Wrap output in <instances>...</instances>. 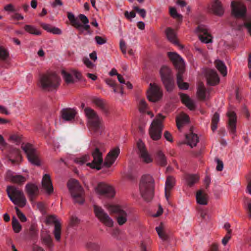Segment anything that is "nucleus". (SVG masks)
I'll use <instances>...</instances> for the list:
<instances>
[{
	"mask_svg": "<svg viewBox=\"0 0 251 251\" xmlns=\"http://www.w3.org/2000/svg\"><path fill=\"white\" fill-rule=\"evenodd\" d=\"M104 151L103 145L101 144L97 146L92 152L93 160L92 162L87 163V166L92 169L98 170L101 169L102 166L110 167L115 162L118 156L120 150L118 147L111 150L107 154L105 161L103 162L102 152Z\"/></svg>",
	"mask_w": 251,
	"mask_h": 251,
	"instance_id": "nucleus-1",
	"label": "nucleus"
},
{
	"mask_svg": "<svg viewBox=\"0 0 251 251\" xmlns=\"http://www.w3.org/2000/svg\"><path fill=\"white\" fill-rule=\"evenodd\" d=\"M168 56L177 70L176 79L179 88L181 89H187L189 87L188 84L183 81L182 75L185 69V63L183 59L176 52H168Z\"/></svg>",
	"mask_w": 251,
	"mask_h": 251,
	"instance_id": "nucleus-2",
	"label": "nucleus"
},
{
	"mask_svg": "<svg viewBox=\"0 0 251 251\" xmlns=\"http://www.w3.org/2000/svg\"><path fill=\"white\" fill-rule=\"evenodd\" d=\"M60 84V78L55 73L48 72L39 77V86L44 90L56 89Z\"/></svg>",
	"mask_w": 251,
	"mask_h": 251,
	"instance_id": "nucleus-3",
	"label": "nucleus"
},
{
	"mask_svg": "<svg viewBox=\"0 0 251 251\" xmlns=\"http://www.w3.org/2000/svg\"><path fill=\"white\" fill-rule=\"evenodd\" d=\"M139 189L142 198L146 201H150L154 195V180L148 175L142 176Z\"/></svg>",
	"mask_w": 251,
	"mask_h": 251,
	"instance_id": "nucleus-4",
	"label": "nucleus"
},
{
	"mask_svg": "<svg viewBox=\"0 0 251 251\" xmlns=\"http://www.w3.org/2000/svg\"><path fill=\"white\" fill-rule=\"evenodd\" d=\"M84 112L88 119L91 129L96 133L100 134L103 130L101 119L97 113L90 107H86L84 109Z\"/></svg>",
	"mask_w": 251,
	"mask_h": 251,
	"instance_id": "nucleus-5",
	"label": "nucleus"
},
{
	"mask_svg": "<svg viewBox=\"0 0 251 251\" xmlns=\"http://www.w3.org/2000/svg\"><path fill=\"white\" fill-rule=\"evenodd\" d=\"M68 187L75 203L82 204L84 201V191L79 182L74 179H71L68 182Z\"/></svg>",
	"mask_w": 251,
	"mask_h": 251,
	"instance_id": "nucleus-6",
	"label": "nucleus"
},
{
	"mask_svg": "<svg viewBox=\"0 0 251 251\" xmlns=\"http://www.w3.org/2000/svg\"><path fill=\"white\" fill-rule=\"evenodd\" d=\"M165 118L164 116L161 114H158L152 122L150 127L149 133L152 140H158L161 138L163 128V122Z\"/></svg>",
	"mask_w": 251,
	"mask_h": 251,
	"instance_id": "nucleus-7",
	"label": "nucleus"
},
{
	"mask_svg": "<svg viewBox=\"0 0 251 251\" xmlns=\"http://www.w3.org/2000/svg\"><path fill=\"white\" fill-rule=\"evenodd\" d=\"M7 193L10 200L15 204L24 206L26 202V199L22 191L13 186H7Z\"/></svg>",
	"mask_w": 251,
	"mask_h": 251,
	"instance_id": "nucleus-8",
	"label": "nucleus"
},
{
	"mask_svg": "<svg viewBox=\"0 0 251 251\" xmlns=\"http://www.w3.org/2000/svg\"><path fill=\"white\" fill-rule=\"evenodd\" d=\"M108 209L110 212L115 215L117 222L119 226H122L127 221L128 212L129 211L124 209L120 205H110Z\"/></svg>",
	"mask_w": 251,
	"mask_h": 251,
	"instance_id": "nucleus-9",
	"label": "nucleus"
},
{
	"mask_svg": "<svg viewBox=\"0 0 251 251\" xmlns=\"http://www.w3.org/2000/svg\"><path fill=\"white\" fill-rule=\"evenodd\" d=\"M21 147L26 154L27 159L30 163L37 166L41 165L39 153L33 148L32 145L29 143H23Z\"/></svg>",
	"mask_w": 251,
	"mask_h": 251,
	"instance_id": "nucleus-10",
	"label": "nucleus"
},
{
	"mask_svg": "<svg viewBox=\"0 0 251 251\" xmlns=\"http://www.w3.org/2000/svg\"><path fill=\"white\" fill-rule=\"evenodd\" d=\"M162 81L168 91H172L174 87V80L170 69L166 66L161 67L160 70Z\"/></svg>",
	"mask_w": 251,
	"mask_h": 251,
	"instance_id": "nucleus-11",
	"label": "nucleus"
},
{
	"mask_svg": "<svg viewBox=\"0 0 251 251\" xmlns=\"http://www.w3.org/2000/svg\"><path fill=\"white\" fill-rule=\"evenodd\" d=\"M94 211L96 216L101 223L108 227L112 226L113 220L101 207L94 205Z\"/></svg>",
	"mask_w": 251,
	"mask_h": 251,
	"instance_id": "nucleus-12",
	"label": "nucleus"
},
{
	"mask_svg": "<svg viewBox=\"0 0 251 251\" xmlns=\"http://www.w3.org/2000/svg\"><path fill=\"white\" fill-rule=\"evenodd\" d=\"M97 193L100 196L105 198L114 197L115 192L113 188L104 183H100L96 188Z\"/></svg>",
	"mask_w": 251,
	"mask_h": 251,
	"instance_id": "nucleus-13",
	"label": "nucleus"
},
{
	"mask_svg": "<svg viewBox=\"0 0 251 251\" xmlns=\"http://www.w3.org/2000/svg\"><path fill=\"white\" fill-rule=\"evenodd\" d=\"M162 92L160 87L156 84L150 83V88L147 91V97L152 102H156L161 99Z\"/></svg>",
	"mask_w": 251,
	"mask_h": 251,
	"instance_id": "nucleus-14",
	"label": "nucleus"
},
{
	"mask_svg": "<svg viewBox=\"0 0 251 251\" xmlns=\"http://www.w3.org/2000/svg\"><path fill=\"white\" fill-rule=\"evenodd\" d=\"M61 74L64 81L68 84L75 83L76 80L80 79L81 77V74L76 71H73L72 73H70L65 70H62Z\"/></svg>",
	"mask_w": 251,
	"mask_h": 251,
	"instance_id": "nucleus-15",
	"label": "nucleus"
},
{
	"mask_svg": "<svg viewBox=\"0 0 251 251\" xmlns=\"http://www.w3.org/2000/svg\"><path fill=\"white\" fill-rule=\"evenodd\" d=\"M197 32L199 33V38L202 42L208 43L211 42V35L204 25H199L197 28Z\"/></svg>",
	"mask_w": 251,
	"mask_h": 251,
	"instance_id": "nucleus-16",
	"label": "nucleus"
},
{
	"mask_svg": "<svg viewBox=\"0 0 251 251\" xmlns=\"http://www.w3.org/2000/svg\"><path fill=\"white\" fill-rule=\"evenodd\" d=\"M47 222L49 224H54L53 234L55 239L58 241H59L61 234V226L57 221L56 217L54 215H50L48 217Z\"/></svg>",
	"mask_w": 251,
	"mask_h": 251,
	"instance_id": "nucleus-17",
	"label": "nucleus"
},
{
	"mask_svg": "<svg viewBox=\"0 0 251 251\" xmlns=\"http://www.w3.org/2000/svg\"><path fill=\"white\" fill-rule=\"evenodd\" d=\"M137 147L140 157L143 160L147 163L151 162L152 161V159L149 154L144 143L141 140L138 141Z\"/></svg>",
	"mask_w": 251,
	"mask_h": 251,
	"instance_id": "nucleus-18",
	"label": "nucleus"
},
{
	"mask_svg": "<svg viewBox=\"0 0 251 251\" xmlns=\"http://www.w3.org/2000/svg\"><path fill=\"white\" fill-rule=\"evenodd\" d=\"M25 190L29 200L34 201L39 193L38 187L35 184L28 183L25 186Z\"/></svg>",
	"mask_w": 251,
	"mask_h": 251,
	"instance_id": "nucleus-19",
	"label": "nucleus"
},
{
	"mask_svg": "<svg viewBox=\"0 0 251 251\" xmlns=\"http://www.w3.org/2000/svg\"><path fill=\"white\" fill-rule=\"evenodd\" d=\"M226 114L228 118V128L232 134H235L236 132V125L237 122V116L236 113L234 111H228Z\"/></svg>",
	"mask_w": 251,
	"mask_h": 251,
	"instance_id": "nucleus-20",
	"label": "nucleus"
},
{
	"mask_svg": "<svg viewBox=\"0 0 251 251\" xmlns=\"http://www.w3.org/2000/svg\"><path fill=\"white\" fill-rule=\"evenodd\" d=\"M175 179L172 176H168L165 182V196L166 199L168 201L171 195V191L175 184Z\"/></svg>",
	"mask_w": 251,
	"mask_h": 251,
	"instance_id": "nucleus-21",
	"label": "nucleus"
},
{
	"mask_svg": "<svg viewBox=\"0 0 251 251\" xmlns=\"http://www.w3.org/2000/svg\"><path fill=\"white\" fill-rule=\"evenodd\" d=\"M206 79L207 84L214 86L219 83L220 79L216 72L213 70L207 71L206 74Z\"/></svg>",
	"mask_w": 251,
	"mask_h": 251,
	"instance_id": "nucleus-22",
	"label": "nucleus"
},
{
	"mask_svg": "<svg viewBox=\"0 0 251 251\" xmlns=\"http://www.w3.org/2000/svg\"><path fill=\"white\" fill-rule=\"evenodd\" d=\"M9 160L12 164L19 163L22 160V156L19 149L12 148L8 155Z\"/></svg>",
	"mask_w": 251,
	"mask_h": 251,
	"instance_id": "nucleus-23",
	"label": "nucleus"
},
{
	"mask_svg": "<svg viewBox=\"0 0 251 251\" xmlns=\"http://www.w3.org/2000/svg\"><path fill=\"white\" fill-rule=\"evenodd\" d=\"M42 184L48 194H50L53 192V188L49 175L45 174L43 176Z\"/></svg>",
	"mask_w": 251,
	"mask_h": 251,
	"instance_id": "nucleus-24",
	"label": "nucleus"
},
{
	"mask_svg": "<svg viewBox=\"0 0 251 251\" xmlns=\"http://www.w3.org/2000/svg\"><path fill=\"white\" fill-rule=\"evenodd\" d=\"M210 10L214 14L219 16H221L224 13V9L218 0H214L212 1Z\"/></svg>",
	"mask_w": 251,
	"mask_h": 251,
	"instance_id": "nucleus-25",
	"label": "nucleus"
},
{
	"mask_svg": "<svg viewBox=\"0 0 251 251\" xmlns=\"http://www.w3.org/2000/svg\"><path fill=\"white\" fill-rule=\"evenodd\" d=\"M61 116L63 120L71 121L75 119L76 112L71 108H64L61 111Z\"/></svg>",
	"mask_w": 251,
	"mask_h": 251,
	"instance_id": "nucleus-26",
	"label": "nucleus"
},
{
	"mask_svg": "<svg viewBox=\"0 0 251 251\" xmlns=\"http://www.w3.org/2000/svg\"><path fill=\"white\" fill-rule=\"evenodd\" d=\"M165 34L169 41L175 45H178V42L176 39V33L173 28L171 27H167L165 30Z\"/></svg>",
	"mask_w": 251,
	"mask_h": 251,
	"instance_id": "nucleus-27",
	"label": "nucleus"
},
{
	"mask_svg": "<svg viewBox=\"0 0 251 251\" xmlns=\"http://www.w3.org/2000/svg\"><path fill=\"white\" fill-rule=\"evenodd\" d=\"M93 102L106 115L109 114L108 110L103 100L98 98H94L92 100Z\"/></svg>",
	"mask_w": 251,
	"mask_h": 251,
	"instance_id": "nucleus-28",
	"label": "nucleus"
},
{
	"mask_svg": "<svg viewBox=\"0 0 251 251\" xmlns=\"http://www.w3.org/2000/svg\"><path fill=\"white\" fill-rule=\"evenodd\" d=\"M179 95L182 102L190 109L193 110L195 109V105L188 95L183 93L180 94Z\"/></svg>",
	"mask_w": 251,
	"mask_h": 251,
	"instance_id": "nucleus-29",
	"label": "nucleus"
},
{
	"mask_svg": "<svg viewBox=\"0 0 251 251\" xmlns=\"http://www.w3.org/2000/svg\"><path fill=\"white\" fill-rule=\"evenodd\" d=\"M155 160L157 164L161 166H165L167 164L166 158L161 150L156 151Z\"/></svg>",
	"mask_w": 251,
	"mask_h": 251,
	"instance_id": "nucleus-30",
	"label": "nucleus"
},
{
	"mask_svg": "<svg viewBox=\"0 0 251 251\" xmlns=\"http://www.w3.org/2000/svg\"><path fill=\"white\" fill-rule=\"evenodd\" d=\"M185 178L189 187L193 186L199 180V176L197 175L187 174L185 176Z\"/></svg>",
	"mask_w": 251,
	"mask_h": 251,
	"instance_id": "nucleus-31",
	"label": "nucleus"
},
{
	"mask_svg": "<svg viewBox=\"0 0 251 251\" xmlns=\"http://www.w3.org/2000/svg\"><path fill=\"white\" fill-rule=\"evenodd\" d=\"M189 121V116L185 114H181L179 117H177L176 119V123L178 128L180 129L183 125L188 123Z\"/></svg>",
	"mask_w": 251,
	"mask_h": 251,
	"instance_id": "nucleus-32",
	"label": "nucleus"
},
{
	"mask_svg": "<svg viewBox=\"0 0 251 251\" xmlns=\"http://www.w3.org/2000/svg\"><path fill=\"white\" fill-rule=\"evenodd\" d=\"M186 139L188 141V144L192 148L197 145L199 142V138L197 134L191 133L186 135Z\"/></svg>",
	"mask_w": 251,
	"mask_h": 251,
	"instance_id": "nucleus-33",
	"label": "nucleus"
},
{
	"mask_svg": "<svg viewBox=\"0 0 251 251\" xmlns=\"http://www.w3.org/2000/svg\"><path fill=\"white\" fill-rule=\"evenodd\" d=\"M196 199L197 202L200 204H207V195L204 193L202 190H199L196 194Z\"/></svg>",
	"mask_w": 251,
	"mask_h": 251,
	"instance_id": "nucleus-34",
	"label": "nucleus"
},
{
	"mask_svg": "<svg viewBox=\"0 0 251 251\" xmlns=\"http://www.w3.org/2000/svg\"><path fill=\"white\" fill-rule=\"evenodd\" d=\"M215 65L216 68L223 76L226 75V67L223 61L219 60H216L215 61Z\"/></svg>",
	"mask_w": 251,
	"mask_h": 251,
	"instance_id": "nucleus-35",
	"label": "nucleus"
},
{
	"mask_svg": "<svg viewBox=\"0 0 251 251\" xmlns=\"http://www.w3.org/2000/svg\"><path fill=\"white\" fill-rule=\"evenodd\" d=\"M67 17L73 26L75 28H80L81 26V25H80V23L72 13L68 12L67 13Z\"/></svg>",
	"mask_w": 251,
	"mask_h": 251,
	"instance_id": "nucleus-36",
	"label": "nucleus"
},
{
	"mask_svg": "<svg viewBox=\"0 0 251 251\" xmlns=\"http://www.w3.org/2000/svg\"><path fill=\"white\" fill-rule=\"evenodd\" d=\"M148 106L145 100H141L139 103V109L140 111L142 113L147 112L148 115H151V117H152L153 116V114L150 111H148Z\"/></svg>",
	"mask_w": 251,
	"mask_h": 251,
	"instance_id": "nucleus-37",
	"label": "nucleus"
},
{
	"mask_svg": "<svg viewBox=\"0 0 251 251\" xmlns=\"http://www.w3.org/2000/svg\"><path fill=\"white\" fill-rule=\"evenodd\" d=\"M206 90L204 85L201 84L199 85L197 90V95L201 100H204L206 98Z\"/></svg>",
	"mask_w": 251,
	"mask_h": 251,
	"instance_id": "nucleus-38",
	"label": "nucleus"
},
{
	"mask_svg": "<svg viewBox=\"0 0 251 251\" xmlns=\"http://www.w3.org/2000/svg\"><path fill=\"white\" fill-rule=\"evenodd\" d=\"M105 82L107 85H108L109 86L111 87L113 89V91L115 93L118 92V89L119 88L120 89V92L121 94H123V88L122 86H118L115 81L110 79H107L105 80Z\"/></svg>",
	"mask_w": 251,
	"mask_h": 251,
	"instance_id": "nucleus-39",
	"label": "nucleus"
},
{
	"mask_svg": "<svg viewBox=\"0 0 251 251\" xmlns=\"http://www.w3.org/2000/svg\"><path fill=\"white\" fill-rule=\"evenodd\" d=\"M219 114L217 112L215 113L212 117L211 127L213 131H215L217 127V124L219 121Z\"/></svg>",
	"mask_w": 251,
	"mask_h": 251,
	"instance_id": "nucleus-40",
	"label": "nucleus"
},
{
	"mask_svg": "<svg viewBox=\"0 0 251 251\" xmlns=\"http://www.w3.org/2000/svg\"><path fill=\"white\" fill-rule=\"evenodd\" d=\"M26 180V178L21 175L13 176L11 177V181L19 185L23 184Z\"/></svg>",
	"mask_w": 251,
	"mask_h": 251,
	"instance_id": "nucleus-41",
	"label": "nucleus"
},
{
	"mask_svg": "<svg viewBox=\"0 0 251 251\" xmlns=\"http://www.w3.org/2000/svg\"><path fill=\"white\" fill-rule=\"evenodd\" d=\"M25 30L32 34L35 35H39L41 34V32L38 30L35 27L30 25H25Z\"/></svg>",
	"mask_w": 251,
	"mask_h": 251,
	"instance_id": "nucleus-42",
	"label": "nucleus"
},
{
	"mask_svg": "<svg viewBox=\"0 0 251 251\" xmlns=\"http://www.w3.org/2000/svg\"><path fill=\"white\" fill-rule=\"evenodd\" d=\"M86 247L89 251H99L100 250L99 245L92 242H88L86 245Z\"/></svg>",
	"mask_w": 251,
	"mask_h": 251,
	"instance_id": "nucleus-43",
	"label": "nucleus"
},
{
	"mask_svg": "<svg viewBox=\"0 0 251 251\" xmlns=\"http://www.w3.org/2000/svg\"><path fill=\"white\" fill-rule=\"evenodd\" d=\"M9 58V53L7 50L2 47H0V61L5 62Z\"/></svg>",
	"mask_w": 251,
	"mask_h": 251,
	"instance_id": "nucleus-44",
	"label": "nucleus"
},
{
	"mask_svg": "<svg viewBox=\"0 0 251 251\" xmlns=\"http://www.w3.org/2000/svg\"><path fill=\"white\" fill-rule=\"evenodd\" d=\"M12 224L14 231L16 233H19L22 227L18 221L15 217L12 218Z\"/></svg>",
	"mask_w": 251,
	"mask_h": 251,
	"instance_id": "nucleus-45",
	"label": "nucleus"
},
{
	"mask_svg": "<svg viewBox=\"0 0 251 251\" xmlns=\"http://www.w3.org/2000/svg\"><path fill=\"white\" fill-rule=\"evenodd\" d=\"M169 9L170 14L172 17L177 19L178 21L182 20V16L177 13L175 8L171 7Z\"/></svg>",
	"mask_w": 251,
	"mask_h": 251,
	"instance_id": "nucleus-46",
	"label": "nucleus"
},
{
	"mask_svg": "<svg viewBox=\"0 0 251 251\" xmlns=\"http://www.w3.org/2000/svg\"><path fill=\"white\" fill-rule=\"evenodd\" d=\"M156 230L159 237L161 238L163 240L166 241L168 239V235H166L163 231L162 227L161 226L156 227Z\"/></svg>",
	"mask_w": 251,
	"mask_h": 251,
	"instance_id": "nucleus-47",
	"label": "nucleus"
},
{
	"mask_svg": "<svg viewBox=\"0 0 251 251\" xmlns=\"http://www.w3.org/2000/svg\"><path fill=\"white\" fill-rule=\"evenodd\" d=\"M133 9L138 14H139L142 18H145L146 16V11L145 9L140 8L137 6H134L133 7Z\"/></svg>",
	"mask_w": 251,
	"mask_h": 251,
	"instance_id": "nucleus-48",
	"label": "nucleus"
},
{
	"mask_svg": "<svg viewBox=\"0 0 251 251\" xmlns=\"http://www.w3.org/2000/svg\"><path fill=\"white\" fill-rule=\"evenodd\" d=\"M15 208L16 210V214L21 221L22 222H25L27 219L25 215L20 210V209L17 207H15Z\"/></svg>",
	"mask_w": 251,
	"mask_h": 251,
	"instance_id": "nucleus-49",
	"label": "nucleus"
},
{
	"mask_svg": "<svg viewBox=\"0 0 251 251\" xmlns=\"http://www.w3.org/2000/svg\"><path fill=\"white\" fill-rule=\"evenodd\" d=\"M9 138L11 141L16 143V144H20L21 142V136L17 134L11 135L10 136Z\"/></svg>",
	"mask_w": 251,
	"mask_h": 251,
	"instance_id": "nucleus-50",
	"label": "nucleus"
},
{
	"mask_svg": "<svg viewBox=\"0 0 251 251\" xmlns=\"http://www.w3.org/2000/svg\"><path fill=\"white\" fill-rule=\"evenodd\" d=\"M90 159V156L89 155H85L80 158H77V162L80 164H83L89 161Z\"/></svg>",
	"mask_w": 251,
	"mask_h": 251,
	"instance_id": "nucleus-51",
	"label": "nucleus"
},
{
	"mask_svg": "<svg viewBox=\"0 0 251 251\" xmlns=\"http://www.w3.org/2000/svg\"><path fill=\"white\" fill-rule=\"evenodd\" d=\"M80 25L81 26L79 28H76L80 33H82L83 32L84 30H86L88 32H89L90 26L89 25L86 24V25H82L80 24Z\"/></svg>",
	"mask_w": 251,
	"mask_h": 251,
	"instance_id": "nucleus-52",
	"label": "nucleus"
},
{
	"mask_svg": "<svg viewBox=\"0 0 251 251\" xmlns=\"http://www.w3.org/2000/svg\"><path fill=\"white\" fill-rule=\"evenodd\" d=\"M85 65L89 68L92 69L94 67V64L87 57H85L83 59Z\"/></svg>",
	"mask_w": 251,
	"mask_h": 251,
	"instance_id": "nucleus-53",
	"label": "nucleus"
},
{
	"mask_svg": "<svg viewBox=\"0 0 251 251\" xmlns=\"http://www.w3.org/2000/svg\"><path fill=\"white\" fill-rule=\"evenodd\" d=\"M97 43L99 45H103L106 42V39L99 36H96L95 37Z\"/></svg>",
	"mask_w": 251,
	"mask_h": 251,
	"instance_id": "nucleus-54",
	"label": "nucleus"
},
{
	"mask_svg": "<svg viewBox=\"0 0 251 251\" xmlns=\"http://www.w3.org/2000/svg\"><path fill=\"white\" fill-rule=\"evenodd\" d=\"M78 17L80 20L82 22L83 25L88 24L89 22L88 18L84 15L80 14L79 15Z\"/></svg>",
	"mask_w": 251,
	"mask_h": 251,
	"instance_id": "nucleus-55",
	"label": "nucleus"
},
{
	"mask_svg": "<svg viewBox=\"0 0 251 251\" xmlns=\"http://www.w3.org/2000/svg\"><path fill=\"white\" fill-rule=\"evenodd\" d=\"M124 14L125 16L128 19L134 18L136 16V14L134 11H131L129 13L127 11H126Z\"/></svg>",
	"mask_w": 251,
	"mask_h": 251,
	"instance_id": "nucleus-56",
	"label": "nucleus"
},
{
	"mask_svg": "<svg viewBox=\"0 0 251 251\" xmlns=\"http://www.w3.org/2000/svg\"><path fill=\"white\" fill-rule=\"evenodd\" d=\"M120 48L122 52L124 54L126 53V45L125 41L123 40H121L120 42Z\"/></svg>",
	"mask_w": 251,
	"mask_h": 251,
	"instance_id": "nucleus-57",
	"label": "nucleus"
},
{
	"mask_svg": "<svg viewBox=\"0 0 251 251\" xmlns=\"http://www.w3.org/2000/svg\"><path fill=\"white\" fill-rule=\"evenodd\" d=\"M165 138L169 142L173 141V138L171 134L168 131H165L164 133Z\"/></svg>",
	"mask_w": 251,
	"mask_h": 251,
	"instance_id": "nucleus-58",
	"label": "nucleus"
},
{
	"mask_svg": "<svg viewBox=\"0 0 251 251\" xmlns=\"http://www.w3.org/2000/svg\"><path fill=\"white\" fill-rule=\"evenodd\" d=\"M41 26L45 30L47 31L48 32H50V30L52 27L51 25H50L49 24H45V23H41Z\"/></svg>",
	"mask_w": 251,
	"mask_h": 251,
	"instance_id": "nucleus-59",
	"label": "nucleus"
},
{
	"mask_svg": "<svg viewBox=\"0 0 251 251\" xmlns=\"http://www.w3.org/2000/svg\"><path fill=\"white\" fill-rule=\"evenodd\" d=\"M79 223L78 219L75 216H72L71 218V224L72 226L77 225Z\"/></svg>",
	"mask_w": 251,
	"mask_h": 251,
	"instance_id": "nucleus-60",
	"label": "nucleus"
},
{
	"mask_svg": "<svg viewBox=\"0 0 251 251\" xmlns=\"http://www.w3.org/2000/svg\"><path fill=\"white\" fill-rule=\"evenodd\" d=\"M217 165L216 167V169L218 171H221L223 169V163L222 161L218 159H217Z\"/></svg>",
	"mask_w": 251,
	"mask_h": 251,
	"instance_id": "nucleus-61",
	"label": "nucleus"
},
{
	"mask_svg": "<svg viewBox=\"0 0 251 251\" xmlns=\"http://www.w3.org/2000/svg\"><path fill=\"white\" fill-rule=\"evenodd\" d=\"M230 234H226V235L222 239V242L224 245H226L228 242L229 240L230 239Z\"/></svg>",
	"mask_w": 251,
	"mask_h": 251,
	"instance_id": "nucleus-62",
	"label": "nucleus"
},
{
	"mask_svg": "<svg viewBox=\"0 0 251 251\" xmlns=\"http://www.w3.org/2000/svg\"><path fill=\"white\" fill-rule=\"evenodd\" d=\"M43 241L49 247H50L52 245V240L50 236L44 238Z\"/></svg>",
	"mask_w": 251,
	"mask_h": 251,
	"instance_id": "nucleus-63",
	"label": "nucleus"
},
{
	"mask_svg": "<svg viewBox=\"0 0 251 251\" xmlns=\"http://www.w3.org/2000/svg\"><path fill=\"white\" fill-rule=\"evenodd\" d=\"M50 32L55 34L59 35L61 33V30L58 28L52 26Z\"/></svg>",
	"mask_w": 251,
	"mask_h": 251,
	"instance_id": "nucleus-64",
	"label": "nucleus"
}]
</instances>
